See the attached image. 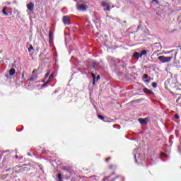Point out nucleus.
I'll use <instances>...</instances> for the list:
<instances>
[{
    "label": "nucleus",
    "mask_w": 181,
    "mask_h": 181,
    "mask_svg": "<svg viewBox=\"0 0 181 181\" xmlns=\"http://www.w3.org/2000/svg\"><path fill=\"white\" fill-rule=\"evenodd\" d=\"M158 60L161 62V63H169L172 59H173V56L171 57H165V56H160L158 57Z\"/></svg>",
    "instance_id": "f257e3e1"
},
{
    "label": "nucleus",
    "mask_w": 181,
    "mask_h": 181,
    "mask_svg": "<svg viewBox=\"0 0 181 181\" xmlns=\"http://www.w3.org/2000/svg\"><path fill=\"white\" fill-rule=\"evenodd\" d=\"M146 53H148V51L146 50H143L140 54L138 52H135L133 54V57H134V59H141L143 56H144L145 54H146Z\"/></svg>",
    "instance_id": "f03ea898"
},
{
    "label": "nucleus",
    "mask_w": 181,
    "mask_h": 181,
    "mask_svg": "<svg viewBox=\"0 0 181 181\" xmlns=\"http://www.w3.org/2000/svg\"><path fill=\"white\" fill-rule=\"evenodd\" d=\"M76 9L81 12H86L87 11V6L84 4H76Z\"/></svg>",
    "instance_id": "7ed1b4c3"
},
{
    "label": "nucleus",
    "mask_w": 181,
    "mask_h": 181,
    "mask_svg": "<svg viewBox=\"0 0 181 181\" xmlns=\"http://www.w3.org/2000/svg\"><path fill=\"white\" fill-rule=\"evenodd\" d=\"M52 78H54V74H52L49 76L48 80L42 85V87H47V86L49 85V83H50V81H52Z\"/></svg>",
    "instance_id": "20e7f679"
},
{
    "label": "nucleus",
    "mask_w": 181,
    "mask_h": 181,
    "mask_svg": "<svg viewBox=\"0 0 181 181\" xmlns=\"http://www.w3.org/2000/svg\"><path fill=\"white\" fill-rule=\"evenodd\" d=\"M62 21L64 25H70V17L69 16H65L62 18Z\"/></svg>",
    "instance_id": "39448f33"
},
{
    "label": "nucleus",
    "mask_w": 181,
    "mask_h": 181,
    "mask_svg": "<svg viewBox=\"0 0 181 181\" xmlns=\"http://www.w3.org/2000/svg\"><path fill=\"white\" fill-rule=\"evenodd\" d=\"M27 8L28 9V11L32 12V11H33V9H35V4H33V3L28 4H27Z\"/></svg>",
    "instance_id": "423d86ee"
},
{
    "label": "nucleus",
    "mask_w": 181,
    "mask_h": 181,
    "mask_svg": "<svg viewBox=\"0 0 181 181\" xmlns=\"http://www.w3.org/2000/svg\"><path fill=\"white\" fill-rule=\"evenodd\" d=\"M139 122L141 125H144L145 124H148V119H139Z\"/></svg>",
    "instance_id": "0eeeda50"
},
{
    "label": "nucleus",
    "mask_w": 181,
    "mask_h": 181,
    "mask_svg": "<svg viewBox=\"0 0 181 181\" xmlns=\"http://www.w3.org/2000/svg\"><path fill=\"white\" fill-rule=\"evenodd\" d=\"M144 93H145L146 94H153V93L152 92V90L148 89V88H144L143 89Z\"/></svg>",
    "instance_id": "6e6552de"
},
{
    "label": "nucleus",
    "mask_w": 181,
    "mask_h": 181,
    "mask_svg": "<svg viewBox=\"0 0 181 181\" xmlns=\"http://www.w3.org/2000/svg\"><path fill=\"white\" fill-rule=\"evenodd\" d=\"M37 78V75H33L29 79V81H35Z\"/></svg>",
    "instance_id": "1a4fd4ad"
},
{
    "label": "nucleus",
    "mask_w": 181,
    "mask_h": 181,
    "mask_svg": "<svg viewBox=\"0 0 181 181\" xmlns=\"http://www.w3.org/2000/svg\"><path fill=\"white\" fill-rule=\"evenodd\" d=\"M96 66H98V62H97L96 61H93L91 68L92 69H95Z\"/></svg>",
    "instance_id": "9d476101"
},
{
    "label": "nucleus",
    "mask_w": 181,
    "mask_h": 181,
    "mask_svg": "<svg viewBox=\"0 0 181 181\" xmlns=\"http://www.w3.org/2000/svg\"><path fill=\"white\" fill-rule=\"evenodd\" d=\"M107 59L108 62H117V59H115V58H114L112 57H107Z\"/></svg>",
    "instance_id": "9b49d317"
},
{
    "label": "nucleus",
    "mask_w": 181,
    "mask_h": 181,
    "mask_svg": "<svg viewBox=\"0 0 181 181\" xmlns=\"http://www.w3.org/2000/svg\"><path fill=\"white\" fill-rule=\"evenodd\" d=\"M49 42H52V40H53V33H52V30H49Z\"/></svg>",
    "instance_id": "f8f14e48"
},
{
    "label": "nucleus",
    "mask_w": 181,
    "mask_h": 181,
    "mask_svg": "<svg viewBox=\"0 0 181 181\" xmlns=\"http://www.w3.org/2000/svg\"><path fill=\"white\" fill-rule=\"evenodd\" d=\"M15 73H16V71L15 70V69H10V71H9L10 76H13L15 74Z\"/></svg>",
    "instance_id": "ddd939ff"
},
{
    "label": "nucleus",
    "mask_w": 181,
    "mask_h": 181,
    "mask_svg": "<svg viewBox=\"0 0 181 181\" xmlns=\"http://www.w3.org/2000/svg\"><path fill=\"white\" fill-rule=\"evenodd\" d=\"M156 47H157V49H160L159 50H162V45H160V43L157 42L155 44Z\"/></svg>",
    "instance_id": "4468645a"
},
{
    "label": "nucleus",
    "mask_w": 181,
    "mask_h": 181,
    "mask_svg": "<svg viewBox=\"0 0 181 181\" xmlns=\"http://www.w3.org/2000/svg\"><path fill=\"white\" fill-rule=\"evenodd\" d=\"M57 179H58V181H63V177L62 176V173L57 174Z\"/></svg>",
    "instance_id": "2eb2a0df"
},
{
    "label": "nucleus",
    "mask_w": 181,
    "mask_h": 181,
    "mask_svg": "<svg viewBox=\"0 0 181 181\" xmlns=\"http://www.w3.org/2000/svg\"><path fill=\"white\" fill-rule=\"evenodd\" d=\"M2 13L5 15V16H8V13L6 12V6L4 7L2 10Z\"/></svg>",
    "instance_id": "dca6fc26"
},
{
    "label": "nucleus",
    "mask_w": 181,
    "mask_h": 181,
    "mask_svg": "<svg viewBox=\"0 0 181 181\" xmlns=\"http://www.w3.org/2000/svg\"><path fill=\"white\" fill-rule=\"evenodd\" d=\"M138 155L139 158L140 160H141L142 158H141V155L140 154H134V159L136 160L135 162L136 163H138V160H136V156Z\"/></svg>",
    "instance_id": "f3484780"
},
{
    "label": "nucleus",
    "mask_w": 181,
    "mask_h": 181,
    "mask_svg": "<svg viewBox=\"0 0 181 181\" xmlns=\"http://www.w3.org/2000/svg\"><path fill=\"white\" fill-rule=\"evenodd\" d=\"M160 52V49H158L157 51H155V52L152 54L151 58L154 57V56H155L156 54H158V52Z\"/></svg>",
    "instance_id": "a211bd4d"
},
{
    "label": "nucleus",
    "mask_w": 181,
    "mask_h": 181,
    "mask_svg": "<svg viewBox=\"0 0 181 181\" xmlns=\"http://www.w3.org/2000/svg\"><path fill=\"white\" fill-rule=\"evenodd\" d=\"M151 86L153 87V88H156L158 87V83H156V82H153Z\"/></svg>",
    "instance_id": "6ab92c4d"
},
{
    "label": "nucleus",
    "mask_w": 181,
    "mask_h": 181,
    "mask_svg": "<svg viewBox=\"0 0 181 181\" xmlns=\"http://www.w3.org/2000/svg\"><path fill=\"white\" fill-rule=\"evenodd\" d=\"M50 74V71H48L47 73L45 74V79L46 80V78H47V77H49V75Z\"/></svg>",
    "instance_id": "aec40b11"
},
{
    "label": "nucleus",
    "mask_w": 181,
    "mask_h": 181,
    "mask_svg": "<svg viewBox=\"0 0 181 181\" xmlns=\"http://www.w3.org/2000/svg\"><path fill=\"white\" fill-rule=\"evenodd\" d=\"M98 118H99V119H101L102 121H104V117H103V115H98Z\"/></svg>",
    "instance_id": "412c9836"
},
{
    "label": "nucleus",
    "mask_w": 181,
    "mask_h": 181,
    "mask_svg": "<svg viewBox=\"0 0 181 181\" xmlns=\"http://www.w3.org/2000/svg\"><path fill=\"white\" fill-rule=\"evenodd\" d=\"M143 77H144V78H146V79L149 78V76H148V74H144V75L143 76Z\"/></svg>",
    "instance_id": "4be33fe9"
},
{
    "label": "nucleus",
    "mask_w": 181,
    "mask_h": 181,
    "mask_svg": "<svg viewBox=\"0 0 181 181\" xmlns=\"http://www.w3.org/2000/svg\"><path fill=\"white\" fill-rule=\"evenodd\" d=\"M30 50H33V46L30 45L28 48V52H30Z\"/></svg>",
    "instance_id": "5701e85b"
},
{
    "label": "nucleus",
    "mask_w": 181,
    "mask_h": 181,
    "mask_svg": "<svg viewBox=\"0 0 181 181\" xmlns=\"http://www.w3.org/2000/svg\"><path fill=\"white\" fill-rule=\"evenodd\" d=\"M172 52H175V50L167 51V52H165V54H169V53H172Z\"/></svg>",
    "instance_id": "b1692460"
},
{
    "label": "nucleus",
    "mask_w": 181,
    "mask_h": 181,
    "mask_svg": "<svg viewBox=\"0 0 181 181\" xmlns=\"http://www.w3.org/2000/svg\"><path fill=\"white\" fill-rule=\"evenodd\" d=\"M100 78H101V77L100 76V75H98V76L95 78V81H98V80H100Z\"/></svg>",
    "instance_id": "393cba45"
},
{
    "label": "nucleus",
    "mask_w": 181,
    "mask_h": 181,
    "mask_svg": "<svg viewBox=\"0 0 181 181\" xmlns=\"http://www.w3.org/2000/svg\"><path fill=\"white\" fill-rule=\"evenodd\" d=\"M174 117H175V118H176V119H179V118H180L179 115H177V114H175Z\"/></svg>",
    "instance_id": "a878e982"
},
{
    "label": "nucleus",
    "mask_w": 181,
    "mask_h": 181,
    "mask_svg": "<svg viewBox=\"0 0 181 181\" xmlns=\"http://www.w3.org/2000/svg\"><path fill=\"white\" fill-rule=\"evenodd\" d=\"M106 11H111V7L110 6H107L106 8Z\"/></svg>",
    "instance_id": "bb28decb"
},
{
    "label": "nucleus",
    "mask_w": 181,
    "mask_h": 181,
    "mask_svg": "<svg viewBox=\"0 0 181 181\" xmlns=\"http://www.w3.org/2000/svg\"><path fill=\"white\" fill-rule=\"evenodd\" d=\"M151 82V78H149L148 79L147 78L146 81H145V83H150Z\"/></svg>",
    "instance_id": "cd10ccee"
},
{
    "label": "nucleus",
    "mask_w": 181,
    "mask_h": 181,
    "mask_svg": "<svg viewBox=\"0 0 181 181\" xmlns=\"http://www.w3.org/2000/svg\"><path fill=\"white\" fill-rule=\"evenodd\" d=\"M21 78L23 80V78H25V72H23L22 76H21Z\"/></svg>",
    "instance_id": "c85d7f7f"
},
{
    "label": "nucleus",
    "mask_w": 181,
    "mask_h": 181,
    "mask_svg": "<svg viewBox=\"0 0 181 181\" xmlns=\"http://www.w3.org/2000/svg\"><path fill=\"white\" fill-rule=\"evenodd\" d=\"M91 75H92L93 80H95V74L92 73Z\"/></svg>",
    "instance_id": "c756f323"
},
{
    "label": "nucleus",
    "mask_w": 181,
    "mask_h": 181,
    "mask_svg": "<svg viewBox=\"0 0 181 181\" xmlns=\"http://www.w3.org/2000/svg\"><path fill=\"white\" fill-rule=\"evenodd\" d=\"M110 159H111V158H106V162H108V160H110Z\"/></svg>",
    "instance_id": "7c9ffc66"
},
{
    "label": "nucleus",
    "mask_w": 181,
    "mask_h": 181,
    "mask_svg": "<svg viewBox=\"0 0 181 181\" xmlns=\"http://www.w3.org/2000/svg\"><path fill=\"white\" fill-rule=\"evenodd\" d=\"M161 156H165L166 154H165L164 153H161Z\"/></svg>",
    "instance_id": "2f4dec72"
},
{
    "label": "nucleus",
    "mask_w": 181,
    "mask_h": 181,
    "mask_svg": "<svg viewBox=\"0 0 181 181\" xmlns=\"http://www.w3.org/2000/svg\"><path fill=\"white\" fill-rule=\"evenodd\" d=\"M108 177H105V178H104V180H108Z\"/></svg>",
    "instance_id": "473e14b6"
},
{
    "label": "nucleus",
    "mask_w": 181,
    "mask_h": 181,
    "mask_svg": "<svg viewBox=\"0 0 181 181\" xmlns=\"http://www.w3.org/2000/svg\"><path fill=\"white\" fill-rule=\"evenodd\" d=\"M95 81H96L95 79V80L93 79V85L95 84Z\"/></svg>",
    "instance_id": "72a5a7b5"
},
{
    "label": "nucleus",
    "mask_w": 181,
    "mask_h": 181,
    "mask_svg": "<svg viewBox=\"0 0 181 181\" xmlns=\"http://www.w3.org/2000/svg\"><path fill=\"white\" fill-rule=\"evenodd\" d=\"M152 1H153V2H156L158 4V1H156V0H152Z\"/></svg>",
    "instance_id": "f704fd0d"
},
{
    "label": "nucleus",
    "mask_w": 181,
    "mask_h": 181,
    "mask_svg": "<svg viewBox=\"0 0 181 181\" xmlns=\"http://www.w3.org/2000/svg\"><path fill=\"white\" fill-rule=\"evenodd\" d=\"M33 73H36V70H33Z\"/></svg>",
    "instance_id": "c9c22d12"
},
{
    "label": "nucleus",
    "mask_w": 181,
    "mask_h": 181,
    "mask_svg": "<svg viewBox=\"0 0 181 181\" xmlns=\"http://www.w3.org/2000/svg\"><path fill=\"white\" fill-rule=\"evenodd\" d=\"M46 81V79L42 80V83H45Z\"/></svg>",
    "instance_id": "e433bc0d"
},
{
    "label": "nucleus",
    "mask_w": 181,
    "mask_h": 181,
    "mask_svg": "<svg viewBox=\"0 0 181 181\" xmlns=\"http://www.w3.org/2000/svg\"><path fill=\"white\" fill-rule=\"evenodd\" d=\"M134 102L135 103H139V100H135Z\"/></svg>",
    "instance_id": "4c0bfd02"
},
{
    "label": "nucleus",
    "mask_w": 181,
    "mask_h": 181,
    "mask_svg": "<svg viewBox=\"0 0 181 181\" xmlns=\"http://www.w3.org/2000/svg\"><path fill=\"white\" fill-rule=\"evenodd\" d=\"M16 159H18V156H16Z\"/></svg>",
    "instance_id": "58836bf2"
},
{
    "label": "nucleus",
    "mask_w": 181,
    "mask_h": 181,
    "mask_svg": "<svg viewBox=\"0 0 181 181\" xmlns=\"http://www.w3.org/2000/svg\"><path fill=\"white\" fill-rule=\"evenodd\" d=\"M6 172H8V170H6Z\"/></svg>",
    "instance_id": "ea45409f"
},
{
    "label": "nucleus",
    "mask_w": 181,
    "mask_h": 181,
    "mask_svg": "<svg viewBox=\"0 0 181 181\" xmlns=\"http://www.w3.org/2000/svg\"><path fill=\"white\" fill-rule=\"evenodd\" d=\"M175 54H177V52H175Z\"/></svg>",
    "instance_id": "a19ab883"
},
{
    "label": "nucleus",
    "mask_w": 181,
    "mask_h": 181,
    "mask_svg": "<svg viewBox=\"0 0 181 181\" xmlns=\"http://www.w3.org/2000/svg\"><path fill=\"white\" fill-rule=\"evenodd\" d=\"M115 179H113V180L112 181H115Z\"/></svg>",
    "instance_id": "79ce46f5"
},
{
    "label": "nucleus",
    "mask_w": 181,
    "mask_h": 181,
    "mask_svg": "<svg viewBox=\"0 0 181 181\" xmlns=\"http://www.w3.org/2000/svg\"><path fill=\"white\" fill-rule=\"evenodd\" d=\"M103 5H105V3H104Z\"/></svg>",
    "instance_id": "37998d69"
}]
</instances>
